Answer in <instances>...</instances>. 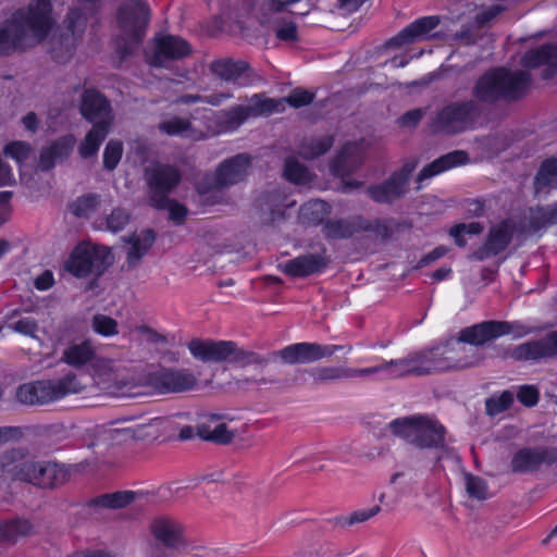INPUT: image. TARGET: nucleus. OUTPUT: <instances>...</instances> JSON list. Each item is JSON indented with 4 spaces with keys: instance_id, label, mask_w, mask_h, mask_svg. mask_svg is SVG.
I'll return each instance as SVG.
<instances>
[{
    "instance_id": "16",
    "label": "nucleus",
    "mask_w": 557,
    "mask_h": 557,
    "mask_svg": "<svg viewBox=\"0 0 557 557\" xmlns=\"http://www.w3.org/2000/svg\"><path fill=\"white\" fill-rule=\"evenodd\" d=\"M149 21V9L139 0H131L122 4L119 11V24L132 45H138Z\"/></svg>"
},
{
    "instance_id": "23",
    "label": "nucleus",
    "mask_w": 557,
    "mask_h": 557,
    "mask_svg": "<svg viewBox=\"0 0 557 557\" xmlns=\"http://www.w3.org/2000/svg\"><path fill=\"white\" fill-rule=\"evenodd\" d=\"M367 146L363 139L354 143H347L331 164V171L334 175L344 177L357 170L363 162Z\"/></svg>"
},
{
    "instance_id": "52",
    "label": "nucleus",
    "mask_w": 557,
    "mask_h": 557,
    "mask_svg": "<svg viewBox=\"0 0 557 557\" xmlns=\"http://www.w3.org/2000/svg\"><path fill=\"white\" fill-rule=\"evenodd\" d=\"M30 151V145L25 141L9 143L3 149L4 154L12 158L17 163L25 161L29 157Z\"/></svg>"
},
{
    "instance_id": "9",
    "label": "nucleus",
    "mask_w": 557,
    "mask_h": 557,
    "mask_svg": "<svg viewBox=\"0 0 557 557\" xmlns=\"http://www.w3.org/2000/svg\"><path fill=\"white\" fill-rule=\"evenodd\" d=\"M529 333V329L519 322L483 321L481 323L462 329L458 336L450 337L447 344H466L470 346H483L490 341L510 335L519 338Z\"/></svg>"
},
{
    "instance_id": "61",
    "label": "nucleus",
    "mask_w": 557,
    "mask_h": 557,
    "mask_svg": "<svg viewBox=\"0 0 557 557\" xmlns=\"http://www.w3.org/2000/svg\"><path fill=\"white\" fill-rule=\"evenodd\" d=\"M23 437L20 426H0V446L11 442H17Z\"/></svg>"
},
{
    "instance_id": "22",
    "label": "nucleus",
    "mask_w": 557,
    "mask_h": 557,
    "mask_svg": "<svg viewBox=\"0 0 557 557\" xmlns=\"http://www.w3.org/2000/svg\"><path fill=\"white\" fill-rule=\"evenodd\" d=\"M329 260L323 253H307L278 264V269L292 277H306L321 273Z\"/></svg>"
},
{
    "instance_id": "27",
    "label": "nucleus",
    "mask_w": 557,
    "mask_h": 557,
    "mask_svg": "<svg viewBox=\"0 0 557 557\" xmlns=\"http://www.w3.org/2000/svg\"><path fill=\"white\" fill-rule=\"evenodd\" d=\"M380 227L381 225L377 221L369 222L362 221L360 218H354L349 221L329 222L324 225L323 231L327 238L339 239L350 237L358 231H372L381 234Z\"/></svg>"
},
{
    "instance_id": "25",
    "label": "nucleus",
    "mask_w": 557,
    "mask_h": 557,
    "mask_svg": "<svg viewBox=\"0 0 557 557\" xmlns=\"http://www.w3.org/2000/svg\"><path fill=\"white\" fill-rule=\"evenodd\" d=\"M438 24L440 18L435 15L418 18L393 37L388 41V45L393 47H400L403 45L431 38L432 32L438 26Z\"/></svg>"
},
{
    "instance_id": "1",
    "label": "nucleus",
    "mask_w": 557,
    "mask_h": 557,
    "mask_svg": "<svg viewBox=\"0 0 557 557\" xmlns=\"http://www.w3.org/2000/svg\"><path fill=\"white\" fill-rule=\"evenodd\" d=\"M195 360V372L184 368H162L154 374L148 373L146 386L160 394H183L198 389L199 376L209 372L227 371L244 381L255 379L267 359L252 350H189Z\"/></svg>"
},
{
    "instance_id": "37",
    "label": "nucleus",
    "mask_w": 557,
    "mask_h": 557,
    "mask_svg": "<svg viewBox=\"0 0 557 557\" xmlns=\"http://www.w3.org/2000/svg\"><path fill=\"white\" fill-rule=\"evenodd\" d=\"M326 350H277L273 358L287 364L306 363L321 359L327 354Z\"/></svg>"
},
{
    "instance_id": "17",
    "label": "nucleus",
    "mask_w": 557,
    "mask_h": 557,
    "mask_svg": "<svg viewBox=\"0 0 557 557\" xmlns=\"http://www.w3.org/2000/svg\"><path fill=\"white\" fill-rule=\"evenodd\" d=\"M517 232L518 226L513 220H503L492 225L484 244L472 253V257L482 261L497 256L506 250Z\"/></svg>"
},
{
    "instance_id": "59",
    "label": "nucleus",
    "mask_w": 557,
    "mask_h": 557,
    "mask_svg": "<svg viewBox=\"0 0 557 557\" xmlns=\"http://www.w3.org/2000/svg\"><path fill=\"white\" fill-rule=\"evenodd\" d=\"M8 329L33 336L37 331V324L32 318L26 317L8 324Z\"/></svg>"
},
{
    "instance_id": "51",
    "label": "nucleus",
    "mask_w": 557,
    "mask_h": 557,
    "mask_svg": "<svg viewBox=\"0 0 557 557\" xmlns=\"http://www.w3.org/2000/svg\"><path fill=\"white\" fill-rule=\"evenodd\" d=\"M312 100V92L304 89H295L286 98L276 100L282 103V107H280L281 109L277 112L284 109V102H287L290 107L300 108L311 103Z\"/></svg>"
},
{
    "instance_id": "15",
    "label": "nucleus",
    "mask_w": 557,
    "mask_h": 557,
    "mask_svg": "<svg viewBox=\"0 0 557 557\" xmlns=\"http://www.w3.org/2000/svg\"><path fill=\"white\" fill-rule=\"evenodd\" d=\"M148 530L154 542L166 549H180L186 544L184 525L171 516H154L149 521Z\"/></svg>"
},
{
    "instance_id": "45",
    "label": "nucleus",
    "mask_w": 557,
    "mask_h": 557,
    "mask_svg": "<svg viewBox=\"0 0 557 557\" xmlns=\"http://www.w3.org/2000/svg\"><path fill=\"white\" fill-rule=\"evenodd\" d=\"M99 203V197L96 195L82 196L71 203L70 210L78 218L88 216L96 211Z\"/></svg>"
},
{
    "instance_id": "4",
    "label": "nucleus",
    "mask_w": 557,
    "mask_h": 557,
    "mask_svg": "<svg viewBox=\"0 0 557 557\" xmlns=\"http://www.w3.org/2000/svg\"><path fill=\"white\" fill-rule=\"evenodd\" d=\"M51 13L49 0H32L26 9L17 10L0 27V54H10L40 44L54 26Z\"/></svg>"
},
{
    "instance_id": "54",
    "label": "nucleus",
    "mask_w": 557,
    "mask_h": 557,
    "mask_svg": "<svg viewBox=\"0 0 557 557\" xmlns=\"http://www.w3.org/2000/svg\"><path fill=\"white\" fill-rule=\"evenodd\" d=\"M129 222V214L123 209H114L107 218V228L113 233L122 231Z\"/></svg>"
},
{
    "instance_id": "62",
    "label": "nucleus",
    "mask_w": 557,
    "mask_h": 557,
    "mask_svg": "<svg viewBox=\"0 0 557 557\" xmlns=\"http://www.w3.org/2000/svg\"><path fill=\"white\" fill-rule=\"evenodd\" d=\"M86 16L81 9H72L67 14L69 28L73 34L85 25Z\"/></svg>"
},
{
    "instance_id": "11",
    "label": "nucleus",
    "mask_w": 557,
    "mask_h": 557,
    "mask_svg": "<svg viewBox=\"0 0 557 557\" xmlns=\"http://www.w3.org/2000/svg\"><path fill=\"white\" fill-rule=\"evenodd\" d=\"M112 255L107 247H94L88 249L78 246L71 253L65 263L66 270L77 277H85L91 272H101L111 264Z\"/></svg>"
},
{
    "instance_id": "24",
    "label": "nucleus",
    "mask_w": 557,
    "mask_h": 557,
    "mask_svg": "<svg viewBox=\"0 0 557 557\" xmlns=\"http://www.w3.org/2000/svg\"><path fill=\"white\" fill-rule=\"evenodd\" d=\"M82 114L95 125L111 126L112 114L108 101L96 90L87 89L81 103Z\"/></svg>"
},
{
    "instance_id": "19",
    "label": "nucleus",
    "mask_w": 557,
    "mask_h": 557,
    "mask_svg": "<svg viewBox=\"0 0 557 557\" xmlns=\"http://www.w3.org/2000/svg\"><path fill=\"white\" fill-rule=\"evenodd\" d=\"M191 52L189 44L181 37L160 35L154 39L153 50L148 61L153 66H164L166 62L187 57Z\"/></svg>"
},
{
    "instance_id": "34",
    "label": "nucleus",
    "mask_w": 557,
    "mask_h": 557,
    "mask_svg": "<svg viewBox=\"0 0 557 557\" xmlns=\"http://www.w3.org/2000/svg\"><path fill=\"white\" fill-rule=\"evenodd\" d=\"M132 334L139 344L151 346H173L176 344L174 335L161 333L148 325L136 326Z\"/></svg>"
},
{
    "instance_id": "26",
    "label": "nucleus",
    "mask_w": 557,
    "mask_h": 557,
    "mask_svg": "<svg viewBox=\"0 0 557 557\" xmlns=\"http://www.w3.org/2000/svg\"><path fill=\"white\" fill-rule=\"evenodd\" d=\"M521 63L525 67H544L543 77L550 78L557 73V46L545 45L527 52Z\"/></svg>"
},
{
    "instance_id": "32",
    "label": "nucleus",
    "mask_w": 557,
    "mask_h": 557,
    "mask_svg": "<svg viewBox=\"0 0 557 557\" xmlns=\"http://www.w3.org/2000/svg\"><path fill=\"white\" fill-rule=\"evenodd\" d=\"M534 187L537 194L557 188V159H547L541 164L534 178Z\"/></svg>"
},
{
    "instance_id": "53",
    "label": "nucleus",
    "mask_w": 557,
    "mask_h": 557,
    "mask_svg": "<svg viewBox=\"0 0 557 557\" xmlns=\"http://www.w3.org/2000/svg\"><path fill=\"white\" fill-rule=\"evenodd\" d=\"M309 557H364V552L361 548L336 552L325 546H319L310 550Z\"/></svg>"
},
{
    "instance_id": "18",
    "label": "nucleus",
    "mask_w": 557,
    "mask_h": 557,
    "mask_svg": "<svg viewBox=\"0 0 557 557\" xmlns=\"http://www.w3.org/2000/svg\"><path fill=\"white\" fill-rule=\"evenodd\" d=\"M26 483L41 488H54L69 481L70 472L65 466L52 461H37L30 463L27 469Z\"/></svg>"
},
{
    "instance_id": "36",
    "label": "nucleus",
    "mask_w": 557,
    "mask_h": 557,
    "mask_svg": "<svg viewBox=\"0 0 557 557\" xmlns=\"http://www.w3.org/2000/svg\"><path fill=\"white\" fill-rule=\"evenodd\" d=\"M197 434L205 441H210L216 444H230L235 437V431L230 430L225 423L216 424L211 428L208 424H199L197 426Z\"/></svg>"
},
{
    "instance_id": "43",
    "label": "nucleus",
    "mask_w": 557,
    "mask_h": 557,
    "mask_svg": "<svg viewBox=\"0 0 557 557\" xmlns=\"http://www.w3.org/2000/svg\"><path fill=\"white\" fill-rule=\"evenodd\" d=\"M484 230V225L480 222L459 223L450 227L449 235L454 238L459 247L467 245L466 235H478Z\"/></svg>"
},
{
    "instance_id": "55",
    "label": "nucleus",
    "mask_w": 557,
    "mask_h": 557,
    "mask_svg": "<svg viewBox=\"0 0 557 557\" xmlns=\"http://www.w3.org/2000/svg\"><path fill=\"white\" fill-rule=\"evenodd\" d=\"M232 98V94L230 92H220L214 94L206 97L201 96H184L181 98V101L184 103H190V102H206L208 104H211L213 107H218L222 104L227 99Z\"/></svg>"
},
{
    "instance_id": "7",
    "label": "nucleus",
    "mask_w": 557,
    "mask_h": 557,
    "mask_svg": "<svg viewBox=\"0 0 557 557\" xmlns=\"http://www.w3.org/2000/svg\"><path fill=\"white\" fill-rule=\"evenodd\" d=\"M530 81V75L525 71L496 69L476 81L473 96L478 101L486 103L500 98L516 99L528 90Z\"/></svg>"
},
{
    "instance_id": "44",
    "label": "nucleus",
    "mask_w": 557,
    "mask_h": 557,
    "mask_svg": "<svg viewBox=\"0 0 557 557\" xmlns=\"http://www.w3.org/2000/svg\"><path fill=\"white\" fill-rule=\"evenodd\" d=\"M333 145L331 136H322L319 138L306 141L300 149V154L305 159H313L325 153Z\"/></svg>"
},
{
    "instance_id": "46",
    "label": "nucleus",
    "mask_w": 557,
    "mask_h": 557,
    "mask_svg": "<svg viewBox=\"0 0 557 557\" xmlns=\"http://www.w3.org/2000/svg\"><path fill=\"white\" fill-rule=\"evenodd\" d=\"M284 176L286 180L295 184L304 185L311 182L310 172L304 165L293 159L286 161Z\"/></svg>"
},
{
    "instance_id": "57",
    "label": "nucleus",
    "mask_w": 557,
    "mask_h": 557,
    "mask_svg": "<svg viewBox=\"0 0 557 557\" xmlns=\"http://www.w3.org/2000/svg\"><path fill=\"white\" fill-rule=\"evenodd\" d=\"M7 539L15 542L20 536L28 535L32 532V524L27 520H17L8 523Z\"/></svg>"
},
{
    "instance_id": "20",
    "label": "nucleus",
    "mask_w": 557,
    "mask_h": 557,
    "mask_svg": "<svg viewBox=\"0 0 557 557\" xmlns=\"http://www.w3.org/2000/svg\"><path fill=\"white\" fill-rule=\"evenodd\" d=\"M417 161L406 162L401 170L394 173L385 183L369 189L370 196L377 202H389L405 191L406 183L417 168Z\"/></svg>"
},
{
    "instance_id": "21",
    "label": "nucleus",
    "mask_w": 557,
    "mask_h": 557,
    "mask_svg": "<svg viewBox=\"0 0 557 557\" xmlns=\"http://www.w3.org/2000/svg\"><path fill=\"white\" fill-rule=\"evenodd\" d=\"M32 461L26 448L14 447L4 450L0 454V475L25 482Z\"/></svg>"
},
{
    "instance_id": "64",
    "label": "nucleus",
    "mask_w": 557,
    "mask_h": 557,
    "mask_svg": "<svg viewBox=\"0 0 557 557\" xmlns=\"http://www.w3.org/2000/svg\"><path fill=\"white\" fill-rule=\"evenodd\" d=\"M381 511V507L380 506H374L368 510H358V511H355L352 512L349 518H348V523L349 524H355V523H361V522H364L367 521L368 519L376 516L379 512Z\"/></svg>"
},
{
    "instance_id": "41",
    "label": "nucleus",
    "mask_w": 557,
    "mask_h": 557,
    "mask_svg": "<svg viewBox=\"0 0 557 557\" xmlns=\"http://www.w3.org/2000/svg\"><path fill=\"white\" fill-rule=\"evenodd\" d=\"M99 441L111 445H121L128 441H135L132 423L125 426H115L100 431Z\"/></svg>"
},
{
    "instance_id": "33",
    "label": "nucleus",
    "mask_w": 557,
    "mask_h": 557,
    "mask_svg": "<svg viewBox=\"0 0 557 557\" xmlns=\"http://www.w3.org/2000/svg\"><path fill=\"white\" fill-rule=\"evenodd\" d=\"M127 242L131 245L127 262L133 265L148 252L154 242V234L151 230H145L139 234L132 235Z\"/></svg>"
},
{
    "instance_id": "29",
    "label": "nucleus",
    "mask_w": 557,
    "mask_h": 557,
    "mask_svg": "<svg viewBox=\"0 0 557 557\" xmlns=\"http://www.w3.org/2000/svg\"><path fill=\"white\" fill-rule=\"evenodd\" d=\"M75 138L73 135L61 137L49 147L42 149L39 159L41 170H49L59 161L66 159L73 150Z\"/></svg>"
},
{
    "instance_id": "38",
    "label": "nucleus",
    "mask_w": 557,
    "mask_h": 557,
    "mask_svg": "<svg viewBox=\"0 0 557 557\" xmlns=\"http://www.w3.org/2000/svg\"><path fill=\"white\" fill-rule=\"evenodd\" d=\"M166 420L153 418L145 423H132L135 441L156 440L163 434Z\"/></svg>"
},
{
    "instance_id": "30",
    "label": "nucleus",
    "mask_w": 557,
    "mask_h": 557,
    "mask_svg": "<svg viewBox=\"0 0 557 557\" xmlns=\"http://www.w3.org/2000/svg\"><path fill=\"white\" fill-rule=\"evenodd\" d=\"M247 69L246 62L232 59L215 60L210 64L211 73L226 83H237Z\"/></svg>"
},
{
    "instance_id": "13",
    "label": "nucleus",
    "mask_w": 557,
    "mask_h": 557,
    "mask_svg": "<svg viewBox=\"0 0 557 557\" xmlns=\"http://www.w3.org/2000/svg\"><path fill=\"white\" fill-rule=\"evenodd\" d=\"M557 462V447L533 446L518 449L511 460L510 470L512 473H533Z\"/></svg>"
},
{
    "instance_id": "42",
    "label": "nucleus",
    "mask_w": 557,
    "mask_h": 557,
    "mask_svg": "<svg viewBox=\"0 0 557 557\" xmlns=\"http://www.w3.org/2000/svg\"><path fill=\"white\" fill-rule=\"evenodd\" d=\"M515 400V394L510 391H504L498 396H492L485 400V411L490 417H495L509 409Z\"/></svg>"
},
{
    "instance_id": "39",
    "label": "nucleus",
    "mask_w": 557,
    "mask_h": 557,
    "mask_svg": "<svg viewBox=\"0 0 557 557\" xmlns=\"http://www.w3.org/2000/svg\"><path fill=\"white\" fill-rule=\"evenodd\" d=\"M329 213V205L319 199L308 201L300 208V219L305 224H319Z\"/></svg>"
},
{
    "instance_id": "40",
    "label": "nucleus",
    "mask_w": 557,
    "mask_h": 557,
    "mask_svg": "<svg viewBox=\"0 0 557 557\" xmlns=\"http://www.w3.org/2000/svg\"><path fill=\"white\" fill-rule=\"evenodd\" d=\"M503 359L521 362L537 363L547 359L557 358V350H505Z\"/></svg>"
},
{
    "instance_id": "8",
    "label": "nucleus",
    "mask_w": 557,
    "mask_h": 557,
    "mask_svg": "<svg viewBox=\"0 0 557 557\" xmlns=\"http://www.w3.org/2000/svg\"><path fill=\"white\" fill-rule=\"evenodd\" d=\"M392 433L407 443L422 449L443 448L445 446V426L435 418L416 414L393 420Z\"/></svg>"
},
{
    "instance_id": "14",
    "label": "nucleus",
    "mask_w": 557,
    "mask_h": 557,
    "mask_svg": "<svg viewBox=\"0 0 557 557\" xmlns=\"http://www.w3.org/2000/svg\"><path fill=\"white\" fill-rule=\"evenodd\" d=\"M146 180L153 207H163L168 201V194L180 183L178 170L171 165L158 164L146 171Z\"/></svg>"
},
{
    "instance_id": "12",
    "label": "nucleus",
    "mask_w": 557,
    "mask_h": 557,
    "mask_svg": "<svg viewBox=\"0 0 557 557\" xmlns=\"http://www.w3.org/2000/svg\"><path fill=\"white\" fill-rule=\"evenodd\" d=\"M250 159L246 154H237L224 161L215 171L214 175L205 184H198L199 194L205 195L213 189L224 188L239 183L247 175Z\"/></svg>"
},
{
    "instance_id": "58",
    "label": "nucleus",
    "mask_w": 557,
    "mask_h": 557,
    "mask_svg": "<svg viewBox=\"0 0 557 557\" xmlns=\"http://www.w3.org/2000/svg\"><path fill=\"white\" fill-rule=\"evenodd\" d=\"M275 34H276V38L282 40V41L293 42V41H296L298 39L297 26L292 21H284V22H282L277 26V28L275 30Z\"/></svg>"
},
{
    "instance_id": "63",
    "label": "nucleus",
    "mask_w": 557,
    "mask_h": 557,
    "mask_svg": "<svg viewBox=\"0 0 557 557\" xmlns=\"http://www.w3.org/2000/svg\"><path fill=\"white\" fill-rule=\"evenodd\" d=\"M159 209L168 208L170 213V219L173 221L181 223L187 213V210L184 206L177 203L176 201L170 200L168 198L166 203L163 207H158Z\"/></svg>"
},
{
    "instance_id": "10",
    "label": "nucleus",
    "mask_w": 557,
    "mask_h": 557,
    "mask_svg": "<svg viewBox=\"0 0 557 557\" xmlns=\"http://www.w3.org/2000/svg\"><path fill=\"white\" fill-rule=\"evenodd\" d=\"M479 115L480 108L474 101L453 102L440 111L436 125L444 132L459 133L472 128Z\"/></svg>"
},
{
    "instance_id": "35",
    "label": "nucleus",
    "mask_w": 557,
    "mask_h": 557,
    "mask_svg": "<svg viewBox=\"0 0 557 557\" xmlns=\"http://www.w3.org/2000/svg\"><path fill=\"white\" fill-rule=\"evenodd\" d=\"M109 129L110 127L106 125H94L92 129L88 132L78 147L81 157L86 159L95 156L98 152L101 143L107 137Z\"/></svg>"
},
{
    "instance_id": "47",
    "label": "nucleus",
    "mask_w": 557,
    "mask_h": 557,
    "mask_svg": "<svg viewBox=\"0 0 557 557\" xmlns=\"http://www.w3.org/2000/svg\"><path fill=\"white\" fill-rule=\"evenodd\" d=\"M557 223V203L536 209L532 214L533 227L539 230Z\"/></svg>"
},
{
    "instance_id": "28",
    "label": "nucleus",
    "mask_w": 557,
    "mask_h": 557,
    "mask_svg": "<svg viewBox=\"0 0 557 557\" xmlns=\"http://www.w3.org/2000/svg\"><path fill=\"white\" fill-rule=\"evenodd\" d=\"M468 162V154L465 151L456 150L434 160L429 165L424 166L418 175L419 188L423 181L438 175L453 168L463 165Z\"/></svg>"
},
{
    "instance_id": "5",
    "label": "nucleus",
    "mask_w": 557,
    "mask_h": 557,
    "mask_svg": "<svg viewBox=\"0 0 557 557\" xmlns=\"http://www.w3.org/2000/svg\"><path fill=\"white\" fill-rule=\"evenodd\" d=\"M430 357L418 354V364L414 360L389 361L384 366L392 374L399 376L411 372L429 373L431 370H462L474 367L484 360L480 350H429Z\"/></svg>"
},
{
    "instance_id": "48",
    "label": "nucleus",
    "mask_w": 557,
    "mask_h": 557,
    "mask_svg": "<svg viewBox=\"0 0 557 557\" xmlns=\"http://www.w3.org/2000/svg\"><path fill=\"white\" fill-rule=\"evenodd\" d=\"M123 154V145L120 140H110L103 151V166L104 169L114 170Z\"/></svg>"
},
{
    "instance_id": "60",
    "label": "nucleus",
    "mask_w": 557,
    "mask_h": 557,
    "mask_svg": "<svg viewBox=\"0 0 557 557\" xmlns=\"http://www.w3.org/2000/svg\"><path fill=\"white\" fill-rule=\"evenodd\" d=\"M233 342L220 341L213 342L211 339L194 338L188 343V348H235Z\"/></svg>"
},
{
    "instance_id": "3",
    "label": "nucleus",
    "mask_w": 557,
    "mask_h": 557,
    "mask_svg": "<svg viewBox=\"0 0 557 557\" xmlns=\"http://www.w3.org/2000/svg\"><path fill=\"white\" fill-rule=\"evenodd\" d=\"M282 107L275 99L255 95L248 104L232 107L218 114L211 110H202L189 120L171 117L159 124V129L169 136L199 140L215 133H230L236 131L248 119L269 115L277 112Z\"/></svg>"
},
{
    "instance_id": "50",
    "label": "nucleus",
    "mask_w": 557,
    "mask_h": 557,
    "mask_svg": "<svg viewBox=\"0 0 557 557\" xmlns=\"http://www.w3.org/2000/svg\"><path fill=\"white\" fill-rule=\"evenodd\" d=\"M92 329L96 333L102 336H112L117 334L116 321L103 314H96L92 318Z\"/></svg>"
},
{
    "instance_id": "2",
    "label": "nucleus",
    "mask_w": 557,
    "mask_h": 557,
    "mask_svg": "<svg viewBox=\"0 0 557 557\" xmlns=\"http://www.w3.org/2000/svg\"><path fill=\"white\" fill-rule=\"evenodd\" d=\"M59 361L74 369H85L94 386L109 396H121L146 386L148 372L144 364L126 356L113 357L99 350H62Z\"/></svg>"
},
{
    "instance_id": "6",
    "label": "nucleus",
    "mask_w": 557,
    "mask_h": 557,
    "mask_svg": "<svg viewBox=\"0 0 557 557\" xmlns=\"http://www.w3.org/2000/svg\"><path fill=\"white\" fill-rule=\"evenodd\" d=\"M86 385L74 372L57 379L37 380L21 384L15 391L16 400L25 406H46L67 396L77 395Z\"/></svg>"
},
{
    "instance_id": "49",
    "label": "nucleus",
    "mask_w": 557,
    "mask_h": 557,
    "mask_svg": "<svg viewBox=\"0 0 557 557\" xmlns=\"http://www.w3.org/2000/svg\"><path fill=\"white\" fill-rule=\"evenodd\" d=\"M466 491L468 495L478 500L487 498V484L486 482L475 475L467 473L465 475Z\"/></svg>"
},
{
    "instance_id": "56",
    "label": "nucleus",
    "mask_w": 557,
    "mask_h": 557,
    "mask_svg": "<svg viewBox=\"0 0 557 557\" xmlns=\"http://www.w3.org/2000/svg\"><path fill=\"white\" fill-rule=\"evenodd\" d=\"M518 400L525 407H534L540 399V392L534 385H522L517 392Z\"/></svg>"
},
{
    "instance_id": "31",
    "label": "nucleus",
    "mask_w": 557,
    "mask_h": 557,
    "mask_svg": "<svg viewBox=\"0 0 557 557\" xmlns=\"http://www.w3.org/2000/svg\"><path fill=\"white\" fill-rule=\"evenodd\" d=\"M143 498V494L133 491H119L100 495L91 500V505L101 508L121 509Z\"/></svg>"
}]
</instances>
